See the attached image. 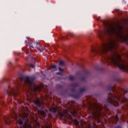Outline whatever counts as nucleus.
Returning a JSON list of instances; mask_svg holds the SVG:
<instances>
[{"mask_svg":"<svg viewBox=\"0 0 128 128\" xmlns=\"http://www.w3.org/2000/svg\"><path fill=\"white\" fill-rule=\"evenodd\" d=\"M2 118L7 126L10 124V120L14 118V120H17L18 124H16V126L20 128H40V123L38 120L36 121V124L34 126L32 125V124L28 121V116H24L22 115V116L20 118V121H18V114L14 110H13L12 114H10V116H6L4 115L2 116Z\"/></svg>","mask_w":128,"mask_h":128,"instance_id":"nucleus-1","label":"nucleus"},{"mask_svg":"<svg viewBox=\"0 0 128 128\" xmlns=\"http://www.w3.org/2000/svg\"><path fill=\"white\" fill-rule=\"evenodd\" d=\"M34 78L32 76H20V83H17L16 86L20 88V86H22L24 88L26 86L29 92H40V87L36 86L34 84Z\"/></svg>","mask_w":128,"mask_h":128,"instance_id":"nucleus-2","label":"nucleus"},{"mask_svg":"<svg viewBox=\"0 0 128 128\" xmlns=\"http://www.w3.org/2000/svg\"><path fill=\"white\" fill-rule=\"evenodd\" d=\"M4 96H12L14 98H16L18 96V92L16 90L12 88H6L4 90Z\"/></svg>","mask_w":128,"mask_h":128,"instance_id":"nucleus-3","label":"nucleus"},{"mask_svg":"<svg viewBox=\"0 0 128 128\" xmlns=\"http://www.w3.org/2000/svg\"><path fill=\"white\" fill-rule=\"evenodd\" d=\"M71 92V93L70 94V96H72V98H80V93L76 92L74 88H72Z\"/></svg>","mask_w":128,"mask_h":128,"instance_id":"nucleus-4","label":"nucleus"},{"mask_svg":"<svg viewBox=\"0 0 128 128\" xmlns=\"http://www.w3.org/2000/svg\"><path fill=\"white\" fill-rule=\"evenodd\" d=\"M28 44H29L30 50L38 48V46H40V42H29Z\"/></svg>","mask_w":128,"mask_h":128,"instance_id":"nucleus-5","label":"nucleus"},{"mask_svg":"<svg viewBox=\"0 0 128 128\" xmlns=\"http://www.w3.org/2000/svg\"><path fill=\"white\" fill-rule=\"evenodd\" d=\"M34 104L35 106H37L38 108H42V102L38 98H36V100L34 101Z\"/></svg>","mask_w":128,"mask_h":128,"instance_id":"nucleus-6","label":"nucleus"},{"mask_svg":"<svg viewBox=\"0 0 128 128\" xmlns=\"http://www.w3.org/2000/svg\"><path fill=\"white\" fill-rule=\"evenodd\" d=\"M38 114H40V116H44V118H46V112L44 110V108H41L40 110H38Z\"/></svg>","mask_w":128,"mask_h":128,"instance_id":"nucleus-7","label":"nucleus"},{"mask_svg":"<svg viewBox=\"0 0 128 128\" xmlns=\"http://www.w3.org/2000/svg\"><path fill=\"white\" fill-rule=\"evenodd\" d=\"M57 110H58V107H52V108H50L49 110V111L50 112H54L56 113Z\"/></svg>","mask_w":128,"mask_h":128,"instance_id":"nucleus-8","label":"nucleus"},{"mask_svg":"<svg viewBox=\"0 0 128 128\" xmlns=\"http://www.w3.org/2000/svg\"><path fill=\"white\" fill-rule=\"evenodd\" d=\"M58 114L62 118H66V114H64L62 112H60Z\"/></svg>","mask_w":128,"mask_h":128,"instance_id":"nucleus-9","label":"nucleus"},{"mask_svg":"<svg viewBox=\"0 0 128 128\" xmlns=\"http://www.w3.org/2000/svg\"><path fill=\"white\" fill-rule=\"evenodd\" d=\"M2 97L0 96V104H2V106H6V103L2 100Z\"/></svg>","mask_w":128,"mask_h":128,"instance_id":"nucleus-10","label":"nucleus"},{"mask_svg":"<svg viewBox=\"0 0 128 128\" xmlns=\"http://www.w3.org/2000/svg\"><path fill=\"white\" fill-rule=\"evenodd\" d=\"M71 86H72L73 88H78V83L72 84Z\"/></svg>","mask_w":128,"mask_h":128,"instance_id":"nucleus-11","label":"nucleus"},{"mask_svg":"<svg viewBox=\"0 0 128 128\" xmlns=\"http://www.w3.org/2000/svg\"><path fill=\"white\" fill-rule=\"evenodd\" d=\"M74 124L76 126H78V128H80V122L78 120H74Z\"/></svg>","mask_w":128,"mask_h":128,"instance_id":"nucleus-12","label":"nucleus"},{"mask_svg":"<svg viewBox=\"0 0 128 128\" xmlns=\"http://www.w3.org/2000/svg\"><path fill=\"white\" fill-rule=\"evenodd\" d=\"M86 92V88H82L79 90V93L82 94V92Z\"/></svg>","mask_w":128,"mask_h":128,"instance_id":"nucleus-13","label":"nucleus"},{"mask_svg":"<svg viewBox=\"0 0 128 128\" xmlns=\"http://www.w3.org/2000/svg\"><path fill=\"white\" fill-rule=\"evenodd\" d=\"M69 80H74V76H69Z\"/></svg>","mask_w":128,"mask_h":128,"instance_id":"nucleus-14","label":"nucleus"},{"mask_svg":"<svg viewBox=\"0 0 128 128\" xmlns=\"http://www.w3.org/2000/svg\"><path fill=\"white\" fill-rule=\"evenodd\" d=\"M59 64H60V66H64V62L63 61H60L59 62Z\"/></svg>","mask_w":128,"mask_h":128,"instance_id":"nucleus-15","label":"nucleus"},{"mask_svg":"<svg viewBox=\"0 0 128 128\" xmlns=\"http://www.w3.org/2000/svg\"><path fill=\"white\" fill-rule=\"evenodd\" d=\"M114 120H116V122H118V120H119L118 119V115H116L115 118H114Z\"/></svg>","mask_w":128,"mask_h":128,"instance_id":"nucleus-16","label":"nucleus"},{"mask_svg":"<svg viewBox=\"0 0 128 128\" xmlns=\"http://www.w3.org/2000/svg\"><path fill=\"white\" fill-rule=\"evenodd\" d=\"M80 80L82 82H84V80H86V78H84V77L82 76L80 78Z\"/></svg>","mask_w":128,"mask_h":128,"instance_id":"nucleus-17","label":"nucleus"},{"mask_svg":"<svg viewBox=\"0 0 128 128\" xmlns=\"http://www.w3.org/2000/svg\"><path fill=\"white\" fill-rule=\"evenodd\" d=\"M84 72L85 74H90V72H88V70H84Z\"/></svg>","mask_w":128,"mask_h":128,"instance_id":"nucleus-18","label":"nucleus"},{"mask_svg":"<svg viewBox=\"0 0 128 128\" xmlns=\"http://www.w3.org/2000/svg\"><path fill=\"white\" fill-rule=\"evenodd\" d=\"M46 50L44 47L42 50H41L40 48H38V50H40V52H42V50Z\"/></svg>","mask_w":128,"mask_h":128,"instance_id":"nucleus-19","label":"nucleus"},{"mask_svg":"<svg viewBox=\"0 0 128 128\" xmlns=\"http://www.w3.org/2000/svg\"><path fill=\"white\" fill-rule=\"evenodd\" d=\"M56 68V66L55 64H53L51 66L50 68Z\"/></svg>","mask_w":128,"mask_h":128,"instance_id":"nucleus-20","label":"nucleus"},{"mask_svg":"<svg viewBox=\"0 0 128 128\" xmlns=\"http://www.w3.org/2000/svg\"><path fill=\"white\" fill-rule=\"evenodd\" d=\"M58 70L61 72H64V70H62V68L60 67L58 68Z\"/></svg>","mask_w":128,"mask_h":128,"instance_id":"nucleus-21","label":"nucleus"},{"mask_svg":"<svg viewBox=\"0 0 128 128\" xmlns=\"http://www.w3.org/2000/svg\"><path fill=\"white\" fill-rule=\"evenodd\" d=\"M56 74H60V76H62V72H58L56 73Z\"/></svg>","mask_w":128,"mask_h":128,"instance_id":"nucleus-22","label":"nucleus"},{"mask_svg":"<svg viewBox=\"0 0 128 128\" xmlns=\"http://www.w3.org/2000/svg\"><path fill=\"white\" fill-rule=\"evenodd\" d=\"M30 68H34V65L32 64H31L30 65Z\"/></svg>","mask_w":128,"mask_h":128,"instance_id":"nucleus-23","label":"nucleus"},{"mask_svg":"<svg viewBox=\"0 0 128 128\" xmlns=\"http://www.w3.org/2000/svg\"><path fill=\"white\" fill-rule=\"evenodd\" d=\"M94 128V126H89L88 128Z\"/></svg>","mask_w":128,"mask_h":128,"instance_id":"nucleus-24","label":"nucleus"},{"mask_svg":"<svg viewBox=\"0 0 128 128\" xmlns=\"http://www.w3.org/2000/svg\"><path fill=\"white\" fill-rule=\"evenodd\" d=\"M0 116H2V110L0 109Z\"/></svg>","mask_w":128,"mask_h":128,"instance_id":"nucleus-25","label":"nucleus"},{"mask_svg":"<svg viewBox=\"0 0 128 128\" xmlns=\"http://www.w3.org/2000/svg\"><path fill=\"white\" fill-rule=\"evenodd\" d=\"M74 114H76L77 112H76V110H74Z\"/></svg>","mask_w":128,"mask_h":128,"instance_id":"nucleus-26","label":"nucleus"},{"mask_svg":"<svg viewBox=\"0 0 128 128\" xmlns=\"http://www.w3.org/2000/svg\"><path fill=\"white\" fill-rule=\"evenodd\" d=\"M118 28H121V26H120L119 24H118Z\"/></svg>","mask_w":128,"mask_h":128,"instance_id":"nucleus-27","label":"nucleus"},{"mask_svg":"<svg viewBox=\"0 0 128 128\" xmlns=\"http://www.w3.org/2000/svg\"><path fill=\"white\" fill-rule=\"evenodd\" d=\"M65 40H68V38H65Z\"/></svg>","mask_w":128,"mask_h":128,"instance_id":"nucleus-28","label":"nucleus"},{"mask_svg":"<svg viewBox=\"0 0 128 128\" xmlns=\"http://www.w3.org/2000/svg\"><path fill=\"white\" fill-rule=\"evenodd\" d=\"M70 36H72V34H70Z\"/></svg>","mask_w":128,"mask_h":128,"instance_id":"nucleus-29","label":"nucleus"},{"mask_svg":"<svg viewBox=\"0 0 128 128\" xmlns=\"http://www.w3.org/2000/svg\"><path fill=\"white\" fill-rule=\"evenodd\" d=\"M97 70H100V69L98 68Z\"/></svg>","mask_w":128,"mask_h":128,"instance_id":"nucleus-30","label":"nucleus"}]
</instances>
